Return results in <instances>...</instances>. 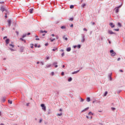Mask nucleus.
<instances>
[{"mask_svg":"<svg viewBox=\"0 0 125 125\" xmlns=\"http://www.w3.org/2000/svg\"><path fill=\"white\" fill-rule=\"evenodd\" d=\"M70 9H73L74 8V5H71L70 6Z\"/></svg>","mask_w":125,"mask_h":125,"instance_id":"obj_22","label":"nucleus"},{"mask_svg":"<svg viewBox=\"0 0 125 125\" xmlns=\"http://www.w3.org/2000/svg\"><path fill=\"white\" fill-rule=\"evenodd\" d=\"M41 106L42 107V110H43L44 111H46V107L44 105V104H41Z\"/></svg>","mask_w":125,"mask_h":125,"instance_id":"obj_2","label":"nucleus"},{"mask_svg":"<svg viewBox=\"0 0 125 125\" xmlns=\"http://www.w3.org/2000/svg\"><path fill=\"white\" fill-rule=\"evenodd\" d=\"M9 42H10L9 39H7L5 40V42L6 44H8L9 43Z\"/></svg>","mask_w":125,"mask_h":125,"instance_id":"obj_6","label":"nucleus"},{"mask_svg":"<svg viewBox=\"0 0 125 125\" xmlns=\"http://www.w3.org/2000/svg\"><path fill=\"white\" fill-rule=\"evenodd\" d=\"M24 50V47H21V52H22Z\"/></svg>","mask_w":125,"mask_h":125,"instance_id":"obj_28","label":"nucleus"},{"mask_svg":"<svg viewBox=\"0 0 125 125\" xmlns=\"http://www.w3.org/2000/svg\"><path fill=\"white\" fill-rule=\"evenodd\" d=\"M119 29H115V31H119Z\"/></svg>","mask_w":125,"mask_h":125,"instance_id":"obj_48","label":"nucleus"},{"mask_svg":"<svg viewBox=\"0 0 125 125\" xmlns=\"http://www.w3.org/2000/svg\"><path fill=\"white\" fill-rule=\"evenodd\" d=\"M35 40L36 41H40V39L39 38H36Z\"/></svg>","mask_w":125,"mask_h":125,"instance_id":"obj_42","label":"nucleus"},{"mask_svg":"<svg viewBox=\"0 0 125 125\" xmlns=\"http://www.w3.org/2000/svg\"><path fill=\"white\" fill-rule=\"evenodd\" d=\"M34 46L36 47H37V44H35L34 45Z\"/></svg>","mask_w":125,"mask_h":125,"instance_id":"obj_46","label":"nucleus"},{"mask_svg":"<svg viewBox=\"0 0 125 125\" xmlns=\"http://www.w3.org/2000/svg\"><path fill=\"white\" fill-rule=\"evenodd\" d=\"M86 6V4L85 3L82 4L81 6H82L83 8L84 7Z\"/></svg>","mask_w":125,"mask_h":125,"instance_id":"obj_25","label":"nucleus"},{"mask_svg":"<svg viewBox=\"0 0 125 125\" xmlns=\"http://www.w3.org/2000/svg\"><path fill=\"white\" fill-rule=\"evenodd\" d=\"M0 10H1L2 12H3L5 10V8H4V6H2V7H1Z\"/></svg>","mask_w":125,"mask_h":125,"instance_id":"obj_9","label":"nucleus"},{"mask_svg":"<svg viewBox=\"0 0 125 125\" xmlns=\"http://www.w3.org/2000/svg\"><path fill=\"white\" fill-rule=\"evenodd\" d=\"M49 59V58L48 57H47V60H48Z\"/></svg>","mask_w":125,"mask_h":125,"instance_id":"obj_58","label":"nucleus"},{"mask_svg":"<svg viewBox=\"0 0 125 125\" xmlns=\"http://www.w3.org/2000/svg\"><path fill=\"white\" fill-rule=\"evenodd\" d=\"M81 47V45H78V47L79 49H80Z\"/></svg>","mask_w":125,"mask_h":125,"instance_id":"obj_32","label":"nucleus"},{"mask_svg":"<svg viewBox=\"0 0 125 125\" xmlns=\"http://www.w3.org/2000/svg\"><path fill=\"white\" fill-rule=\"evenodd\" d=\"M3 3H4V1L0 2V4H3Z\"/></svg>","mask_w":125,"mask_h":125,"instance_id":"obj_45","label":"nucleus"},{"mask_svg":"<svg viewBox=\"0 0 125 125\" xmlns=\"http://www.w3.org/2000/svg\"><path fill=\"white\" fill-rule=\"evenodd\" d=\"M83 30L84 31H87V29L85 28H83Z\"/></svg>","mask_w":125,"mask_h":125,"instance_id":"obj_35","label":"nucleus"},{"mask_svg":"<svg viewBox=\"0 0 125 125\" xmlns=\"http://www.w3.org/2000/svg\"><path fill=\"white\" fill-rule=\"evenodd\" d=\"M120 71L121 72H123V71L122 70H120Z\"/></svg>","mask_w":125,"mask_h":125,"instance_id":"obj_59","label":"nucleus"},{"mask_svg":"<svg viewBox=\"0 0 125 125\" xmlns=\"http://www.w3.org/2000/svg\"><path fill=\"white\" fill-rule=\"evenodd\" d=\"M10 50H11L12 51H14V49H10Z\"/></svg>","mask_w":125,"mask_h":125,"instance_id":"obj_57","label":"nucleus"},{"mask_svg":"<svg viewBox=\"0 0 125 125\" xmlns=\"http://www.w3.org/2000/svg\"><path fill=\"white\" fill-rule=\"evenodd\" d=\"M57 64V62H54V63H53V64L54 65H55V64Z\"/></svg>","mask_w":125,"mask_h":125,"instance_id":"obj_39","label":"nucleus"},{"mask_svg":"<svg viewBox=\"0 0 125 125\" xmlns=\"http://www.w3.org/2000/svg\"><path fill=\"white\" fill-rule=\"evenodd\" d=\"M45 46H48V43H45Z\"/></svg>","mask_w":125,"mask_h":125,"instance_id":"obj_50","label":"nucleus"},{"mask_svg":"<svg viewBox=\"0 0 125 125\" xmlns=\"http://www.w3.org/2000/svg\"><path fill=\"white\" fill-rule=\"evenodd\" d=\"M59 111H60V112H62V109H60Z\"/></svg>","mask_w":125,"mask_h":125,"instance_id":"obj_56","label":"nucleus"},{"mask_svg":"<svg viewBox=\"0 0 125 125\" xmlns=\"http://www.w3.org/2000/svg\"><path fill=\"white\" fill-rule=\"evenodd\" d=\"M30 35V33H28L27 35Z\"/></svg>","mask_w":125,"mask_h":125,"instance_id":"obj_60","label":"nucleus"},{"mask_svg":"<svg viewBox=\"0 0 125 125\" xmlns=\"http://www.w3.org/2000/svg\"><path fill=\"white\" fill-rule=\"evenodd\" d=\"M62 57L64 56V53H62Z\"/></svg>","mask_w":125,"mask_h":125,"instance_id":"obj_37","label":"nucleus"},{"mask_svg":"<svg viewBox=\"0 0 125 125\" xmlns=\"http://www.w3.org/2000/svg\"><path fill=\"white\" fill-rule=\"evenodd\" d=\"M8 103L10 104H12V101H8Z\"/></svg>","mask_w":125,"mask_h":125,"instance_id":"obj_24","label":"nucleus"},{"mask_svg":"<svg viewBox=\"0 0 125 125\" xmlns=\"http://www.w3.org/2000/svg\"><path fill=\"white\" fill-rule=\"evenodd\" d=\"M81 102H83V100L82 98H81Z\"/></svg>","mask_w":125,"mask_h":125,"instance_id":"obj_47","label":"nucleus"},{"mask_svg":"<svg viewBox=\"0 0 125 125\" xmlns=\"http://www.w3.org/2000/svg\"><path fill=\"white\" fill-rule=\"evenodd\" d=\"M121 60V58H119L118 59H117V61H119Z\"/></svg>","mask_w":125,"mask_h":125,"instance_id":"obj_41","label":"nucleus"},{"mask_svg":"<svg viewBox=\"0 0 125 125\" xmlns=\"http://www.w3.org/2000/svg\"><path fill=\"white\" fill-rule=\"evenodd\" d=\"M51 36H52V37H54V34H52Z\"/></svg>","mask_w":125,"mask_h":125,"instance_id":"obj_61","label":"nucleus"},{"mask_svg":"<svg viewBox=\"0 0 125 125\" xmlns=\"http://www.w3.org/2000/svg\"><path fill=\"white\" fill-rule=\"evenodd\" d=\"M0 125H4V124L3 123H1L0 124Z\"/></svg>","mask_w":125,"mask_h":125,"instance_id":"obj_62","label":"nucleus"},{"mask_svg":"<svg viewBox=\"0 0 125 125\" xmlns=\"http://www.w3.org/2000/svg\"><path fill=\"white\" fill-rule=\"evenodd\" d=\"M5 17L6 18H7V15L6 14Z\"/></svg>","mask_w":125,"mask_h":125,"instance_id":"obj_55","label":"nucleus"},{"mask_svg":"<svg viewBox=\"0 0 125 125\" xmlns=\"http://www.w3.org/2000/svg\"><path fill=\"white\" fill-rule=\"evenodd\" d=\"M57 67H58V65H55V68H57Z\"/></svg>","mask_w":125,"mask_h":125,"instance_id":"obj_51","label":"nucleus"},{"mask_svg":"<svg viewBox=\"0 0 125 125\" xmlns=\"http://www.w3.org/2000/svg\"><path fill=\"white\" fill-rule=\"evenodd\" d=\"M5 39H7V36H5L3 37V40H5Z\"/></svg>","mask_w":125,"mask_h":125,"instance_id":"obj_33","label":"nucleus"},{"mask_svg":"<svg viewBox=\"0 0 125 125\" xmlns=\"http://www.w3.org/2000/svg\"><path fill=\"white\" fill-rule=\"evenodd\" d=\"M70 21H73V18H70Z\"/></svg>","mask_w":125,"mask_h":125,"instance_id":"obj_34","label":"nucleus"},{"mask_svg":"<svg viewBox=\"0 0 125 125\" xmlns=\"http://www.w3.org/2000/svg\"><path fill=\"white\" fill-rule=\"evenodd\" d=\"M62 113H61L60 114H57V116H61L62 115Z\"/></svg>","mask_w":125,"mask_h":125,"instance_id":"obj_19","label":"nucleus"},{"mask_svg":"<svg viewBox=\"0 0 125 125\" xmlns=\"http://www.w3.org/2000/svg\"><path fill=\"white\" fill-rule=\"evenodd\" d=\"M7 21H8V24L9 25V26H10V25H11V22H12L11 20H9Z\"/></svg>","mask_w":125,"mask_h":125,"instance_id":"obj_5","label":"nucleus"},{"mask_svg":"<svg viewBox=\"0 0 125 125\" xmlns=\"http://www.w3.org/2000/svg\"><path fill=\"white\" fill-rule=\"evenodd\" d=\"M26 37V35H23V36H22V38H24Z\"/></svg>","mask_w":125,"mask_h":125,"instance_id":"obj_43","label":"nucleus"},{"mask_svg":"<svg viewBox=\"0 0 125 125\" xmlns=\"http://www.w3.org/2000/svg\"><path fill=\"white\" fill-rule=\"evenodd\" d=\"M72 78L71 77L68 79V82H72Z\"/></svg>","mask_w":125,"mask_h":125,"instance_id":"obj_18","label":"nucleus"},{"mask_svg":"<svg viewBox=\"0 0 125 125\" xmlns=\"http://www.w3.org/2000/svg\"><path fill=\"white\" fill-rule=\"evenodd\" d=\"M88 109H89V107H86V108H84V109H83L82 112H83L86 111V110H87Z\"/></svg>","mask_w":125,"mask_h":125,"instance_id":"obj_10","label":"nucleus"},{"mask_svg":"<svg viewBox=\"0 0 125 125\" xmlns=\"http://www.w3.org/2000/svg\"><path fill=\"white\" fill-rule=\"evenodd\" d=\"M107 92H105L104 96H106L107 95Z\"/></svg>","mask_w":125,"mask_h":125,"instance_id":"obj_30","label":"nucleus"},{"mask_svg":"<svg viewBox=\"0 0 125 125\" xmlns=\"http://www.w3.org/2000/svg\"><path fill=\"white\" fill-rule=\"evenodd\" d=\"M33 10H34L33 8H31V9H30V10H29V13H30V14H32Z\"/></svg>","mask_w":125,"mask_h":125,"instance_id":"obj_8","label":"nucleus"},{"mask_svg":"<svg viewBox=\"0 0 125 125\" xmlns=\"http://www.w3.org/2000/svg\"><path fill=\"white\" fill-rule=\"evenodd\" d=\"M109 25H110L111 28H114L115 27V25L113 24V22L109 23Z\"/></svg>","mask_w":125,"mask_h":125,"instance_id":"obj_4","label":"nucleus"},{"mask_svg":"<svg viewBox=\"0 0 125 125\" xmlns=\"http://www.w3.org/2000/svg\"><path fill=\"white\" fill-rule=\"evenodd\" d=\"M90 114L93 115V114L91 111L89 112V113H88V115H90Z\"/></svg>","mask_w":125,"mask_h":125,"instance_id":"obj_29","label":"nucleus"},{"mask_svg":"<svg viewBox=\"0 0 125 125\" xmlns=\"http://www.w3.org/2000/svg\"><path fill=\"white\" fill-rule=\"evenodd\" d=\"M9 45H10V46H11L12 48H14V45L13 44H10Z\"/></svg>","mask_w":125,"mask_h":125,"instance_id":"obj_23","label":"nucleus"},{"mask_svg":"<svg viewBox=\"0 0 125 125\" xmlns=\"http://www.w3.org/2000/svg\"><path fill=\"white\" fill-rule=\"evenodd\" d=\"M62 76H64V72H62Z\"/></svg>","mask_w":125,"mask_h":125,"instance_id":"obj_38","label":"nucleus"},{"mask_svg":"<svg viewBox=\"0 0 125 125\" xmlns=\"http://www.w3.org/2000/svg\"><path fill=\"white\" fill-rule=\"evenodd\" d=\"M40 33H47V31L41 30V31H40Z\"/></svg>","mask_w":125,"mask_h":125,"instance_id":"obj_14","label":"nucleus"},{"mask_svg":"<svg viewBox=\"0 0 125 125\" xmlns=\"http://www.w3.org/2000/svg\"><path fill=\"white\" fill-rule=\"evenodd\" d=\"M80 70H78L77 71H75L74 72H72V74H76L77 73H78L79 72Z\"/></svg>","mask_w":125,"mask_h":125,"instance_id":"obj_17","label":"nucleus"},{"mask_svg":"<svg viewBox=\"0 0 125 125\" xmlns=\"http://www.w3.org/2000/svg\"><path fill=\"white\" fill-rule=\"evenodd\" d=\"M117 26H118L119 27H122V23L121 22H118V24H117Z\"/></svg>","mask_w":125,"mask_h":125,"instance_id":"obj_13","label":"nucleus"},{"mask_svg":"<svg viewBox=\"0 0 125 125\" xmlns=\"http://www.w3.org/2000/svg\"><path fill=\"white\" fill-rule=\"evenodd\" d=\"M29 103H27V104H26V106H29Z\"/></svg>","mask_w":125,"mask_h":125,"instance_id":"obj_53","label":"nucleus"},{"mask_svg":"<svg viewBox=\"0 0 125 125\" xmlns=\"http://www.w3.org/2000/svg\"><path fill=\"white\" fill-rule=\"evenodd\" d=\"M108 42H109V44L111 43V42L110 41H109Z\"/></svg>","mask_w":125,"mask_h":125,"instance_id":"obj_63","label":"nucleus"},{"mask_svg":"<svg viewBox=\"0 0 125 125\" xmlns=\"http://www.w3.org/2000/svg\"><path fill=\"white\" fill-rule=\"evenodd\" d=\"M70 50H71V47H67V48L66 51H67V52H70Z\"/></svg>","mask_w":125,"mask_h":125,"instance_id":"obj_12","label":"nucleus"},{"mask_svg":"<svg viewBox=\"0 0 125 125\" xmlns=\"http://www.w3.org/2000/svg\"><path fill=\"white\" fill-rule=\"evenodd\" d=\"M62 39L65 41H68V38L66 37L65 36H63Z\"/></svg>","mask_w":125,"mask_h":125,"instance_id":"obj_7","label":"nucleus"},{"mask_svg":"<svg viewBox=\"0 0 125 125\" xmlns=\"http://www.w3.org/2000/svg\"><path fill=\"white\" fill-rule=\"evenodd\" d=\"M73 27V24H71V25H70V27Z\"/></svg>","mask_w":125,"mask_h":125,"instance_id":"obj_49","label":"nucleus"},{"mask_svg":"<svg viewBox=\"0 0 125 125\" xmlns=\"http://www.w3.org/2000/svg\"><path fill=\"white\" fill-rule=\"evenodd\" d=\"M108 33L109 34H110V35L114 34V33L112 31H111V30H108Z\"/></svg>","mask_w":125,"mask_h":125,"instance_id":"obj_3","label":"nucleus"},{"mask_svg":"<svg viewBox=\"0 0 125 125\" xmlns=\"http://www.w3.org/2000/svg\"><path fill=\"white\" fill-rule=\"evenodd\" d=\"M52 76H53L54 75V72H51Z\"/></svg>","mask_w":125,"mask_h":125,"instance_id":"obj_44","label":"nucleus"},{"mask_svg":"<svg viewBox=\"0 0 125 125\" xmlns=\"http://www.w3.org/2000/svg\"><path fill=\"white\" fill-rule=\"evenodd\" d=\"M85 41L84 36H83L82 40H81V42H83Z\"/></svg>","mask_w":125,"mask_h":125,"instance_id":"obj_11","label":"nucleus"},{"mask_svg":"<svg viewBox=\"0 0 125 125\" xmlns=\"http://www.w3.org/2000/svg\"><path fill=\"white\" fill-rule=\"evenodd\" d=\"M50 40L51 42H53L55 40V39H50Z\"/></svg>","mask_w":125,"mask_h":125,"instance_id":"obj_20","label":"nucleus"},{"mask_svg":"<svg viewBox=\"0 0 125 125\" xmlns=\"http://www.w3.org/2000/svg\"><path fill=\"white\" fill-rule=\"evenodd\" d=\"M95 24V22H92V25H94Z\"/></svg>","mask_w":125,"mask_h":125,"instance_id":"obj_64","label":"nucleus"},{"mask_svg":"<svg viewBox=\"0 0 125 125\" xmlns=\"http://www.w3.org/2000/svg\"><path fill=\"white\" fill-rule=\"evenodd\" d=\"M42 122V119H40V121H39V123H41Z\"/></svg>","mask_w":125,"mask_h":125,"instance_id":"obj_40","label":"nucleus"},{"mask_svg":"<svg viewBox=\"0 0 125 125\" xmlns=\"http://www.w3.org/2000/svg\"><path fill=\"white\" fill-rule=\"evenodd\" d=\"M115 109H116V108L115 107H111V110H114Z\"/></svg>","mask_w":125,"mask_h":125,"instance_id":"obj_31","label":"nucleus"},{"mask_svg":"<svg viewBox=\"0 0 125 125\" xmlns=\"http://www.w3.org/2000/svg\"><path fill=\"white\" fill-rule=\"evenodd\" d=\"M58 48H54L53 49H52V51H55V50H57Z\"/></svg>","mask_w":125,"mask_h":125,"instance_id":"obj_27","label":"nucleus"},{"mask_svg":"<svg viewBox=\"0 0 125 125\" xmlns=\"http://www.w3.org/2000/svg\"><path fill=\"white\" fill-rule=\"evenodd\" d=\"M116 11L115 12L116 13H118L119 12V8H115Z\"/></svg>","mask_w":125,"mask_h":125,"instance_id":"obj_16","label":"nucleus"},{"mask_svg":"<svg viewBox=\"0 0 125 125\" xmlns=\"http://www.w3.org/2000/svg\"><path fill=\"white\" fill-rule=\"evenodd\" d=\"M86 101L87 102H90V98L89 97H87L86 99Z\"/></svg>","mask_w":125,"mask_h":125,"instance_id":"obj_15","label":"nucleus"},{"mask_svg":"<svg viewBox=\"0 0 125 125\" xmlns=\"http://www.w3.org/2000/svg\"><path fill=\"white\" fill-rule=\"evenodd\" d=\"M109 52H110V53H111V56H115V55H116V53L114 52L113 50H110V51H109Z\"/></svg>","mask_w":125,"mask_h":125,"instance_id":"obj_1","label":"nucleus"},{"mask_svg":"<svg viewBox=\"0 0 125 125\" xmlns=\"http://www.w3.org/2000/svg\"><path fill=\"white\" fill-rule=\"evenodd\" d=\"M121 5H120L119 7H117V8H118L119 9V8H121Z\"/></svg>","mask_w":125,"mask_h":125,"instance_id":"obj_54","label":"nucleus"},{"mask_svg":"<svg viewBox=\"0 0 125 125\" xmlns=\"http://www.w3.org/2000/svg\"><path fill=\"white\" fill-rule=\"evenodd\" d=\"M41 64H42V65H44V63H43V62H41Z\"/></svg>","mask_w":125,"mask_h":125,"instance_id":"obj_52","label":"nucleus"},{"mask_svg":"<svg viewBox=\"0 0 125 125\" xmlns=\"http://www.w3.org/2000/svg\"><path fill=\"white\" fill-rule=\"evenodd\" d=\"M61 28H62V29H64L66 28V27L64 26H62V27H61Z\"/></svg>","mask_w":125,"mask_h":125,"instance_id":"obj_21","label":"nucleus"},{"mask_svg":"<svg viewBox=\"0 0 125 125\" xmlns=\"http://www.w3.org/2000/svg\"><path fill=\"white\" fill-rule=\"evenodd\" d=\"M20 40H21V41H24L23 38H21V39H20Z\"/></svg>","mask_w":125,"mask_h":125,"instance_id":"obj_36","label":"nucleus"},{"mask_svg":"<svg viewBox=\"0 0 125 125\" xmlns=\"http://www.w3.org/2000/svg\"><path fill=\"white\" fill-rule=\"evenodd\" d=\"M2 101L3 102H4L5 101V98H2Z\"/></svg>","mask_w":125,"mask_h":125,"instance_id":"obj_26","label":"nucleus"}]
</instances>
